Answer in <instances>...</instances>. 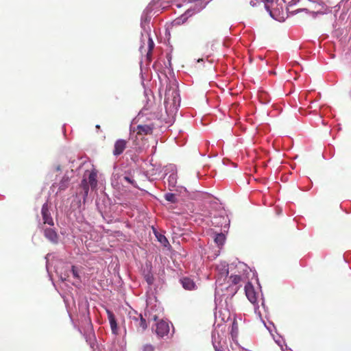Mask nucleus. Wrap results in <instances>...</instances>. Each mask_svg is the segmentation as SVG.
Masks as SVG:
<instances>
[{"label": "nucleus", "instance_id": "1", "mask_svg": "<svg viewBox=\"0 0 351 351\" xmlns=\"http://www.w3.org/2000/svg\"><path fill=\"white\" fill-rule=\"evenodd\" d=\"M130 323L136 331L143 333L147 328V323L145 317L142 314L134 311L130 313Z\"/></svg>", "mask_w": 351, "mask_h": 351}, {"label": "nucleus", "instance_id": "2", "mask_svg": "<svg viewBox=\"0 0 351 351\" xmlns=\"http://www.w3.org/2000/svg\"><path fill=\"white\" fill-rule=\"evenodd\" d=\"M245 292L249 301L254 304L255 313L260 315L261 312L258 311V306L257 305L258 293L255 291L254 287L251 282H247L245 285Z\"/></svg>", "mask_w": 351, "mask_h": 351}, {"label": "nucleus", "instance_id": "3", "mask_svg": "<svg viewBox=\"0 0 351 351\" xmlns=\"http://www.w3.org/2000/svg\"><path fill=\"white\" fill-rule=\"evenodd\" d=\"M180 102V96L178 90H168L165 93V104L166 106H173V107H176L178 103Z\"/></svg>", "mask_w": 351, "mask_h": 351}, {"label": "nucleus", "instance_id": "4", "mask_svg": "<svg viewBox=\"0 0 351 351\" xmlns=\"http://www.w3.org/2000/svg\"><path fill=\"white\" fill-rule=\"evenodd\" d=\"M169 323L164 320H160L156 324L155 332L160 338H163L165 336H167L169 332Z\"/></svg>", "mask_w": 351, "mask_h": 351}, {"label": "nucleus", "instance_id": "5", "mask_svg": "<svg viewBox=\"0 0 351 351\" xmlns=\"http://www.w3.org/2000/svg\"><path fill=\"white\" fill-rule=\"evenodd\" d=\"M154 128V125L153 123L149 124H139L136 126V128L134 130V132H136L137 135L139 136H146L152 134Z\"/></svg>", "mask_w": 351, "mask_h": 351}, {"label": "nucleus", "instance_id": "6", "mask_svg": "<svg viewBox=\"0 0 351 351\" xmlns=\"http://www.w3.org/2000/svg\"><path fill=\"white\" fill-rule=\"evenodd\" d=\"M41 214L43 220V225L42 226H44V225H49L50 226H53L54 225L53 220L51 217L47 204L45 203L43 205L41 209Z\"/></svg>", "mask_w": 351, "mask_h": 351}, {"label": "nucleus", "instance_id": "7", "mask_svg": "<svg viewBox=\"0 0 351 351\" xmlns=\"http://www.w3.org/2000/svg\"><path fill=\"white\" fill-rule=\"evenodd\" d=\"M41 228L43 230L44 235L46 239L53 243H58V236L54 229L51 228H45L44 226H42Z\"/></svg>", "mask_w": 351, "mask_h": 351}, {"label": "nucleus", "instance_id": "8", "mask_svg": "<svg viewBox=\"0 0 351 351\" xmlns=\"http://www.w3.org/2000/svg\"><path fill=\"white\" fill-rule=\"evenodd\" d=\"M128 141L124 139H119L114 143V149H113V155L114 156H119L121 155L125 148L127 147Z\"/></svg>", "mask_w": 351, "mask_h": 351}, {"label": "nucleus", "instance_id": "9", "mask_svg": "<svg viewBox=\"0 0 351 351\" xmlns=\"http://www.w3.org/2000/svg\"><path fill=\"white\" fill-rule=\"evenodd\" d=\"M108 318L110 322V328L113 334L117 335L118 333L117 323L116 321L114 313L110 310L106 311Z\"/></svg>", "mask_w": 351, "mask_h": 351}, {"label": "nucleus", "instance_id": "10", "mask_svg": "<svg viewBox=\"0 0 351 351\" xmlns=\"http://www.w3.org/2000/svg\"><path fill=\"white\" fill-rule=\"evenodd\" d=\"M180 282L183 288L186 290L191 291L196 289L195 283L190 278L184 277L180 279Z\"/></svg>", "mask_w": 351, "mask_h": 351}, {"label": "nucleus", "instance_id": "11", "mask_svg": "<svg viewBox=\"0 0 351 351\" xmlns=\"http://www.w3.org/2000/svg\"><path fill=\"white\" fill-rule=\"evenodd\" d=\"M97 174L95 170L91 171L88 174V182L92 189H96L97 186Z\"/></svg>", "mask_w": 351, "mask_h": 351}, {"label": "nucleus", "instance_id": "12", "mask_svg": "<svg viewBox=\"0 0 351 351\" xmlns=\"http://www.w3.org/2000/svg\"><path fill=\"white\" fill-rule=\"evenodd\" d=\"M328 10V7L324 4V3H317L315 5L314 10L312 11L313 14H323L326 12Z\"/></svg>", "mask_w": 351, "mask_h": 351}, {"label": "nucleus", "instance_id": "13", "mask_svg": "<svg viewBox=\"0 0 351 351\" xmlns=\"http://www.w3.org/2000/svg\"><path fill=\"white\" fill-rule=\"evenodd\" d=\"M213 345L215 351H224V345L220 341H217L215 337L213 340Z\"/></svg>", "mask_w": 351, "mask_h": 351}, {"label": "nucleus", "instance_id": "14", "mask_svg": "<svg viewBox=\"0 0 351 351\" xmlns=\"http://www.w3.org/2000/svg\"><path fill=\"white\" fill-rule=\"evenodd\" d=\"M122 180L125 181V182L131 184L134 187L137 188V184L133 177L130 175H125L123 177Z\"/></svg>", "mask_w": 351, "mask_h": 351}, {"label": "nucleus", "instance_id": "15", "mask_svg": "<svg viewBox=\"0 0 351 351\" xmlns=\"http://www.w3.org/2000/svg\"><path fill=\"white\" fill-rule=\"evenodd\" d=\"M217 269H219V278H224L226 279L228 276V269L227 268L226 265H223L221 269H219V267H217Z\"/></svg>", "mask_w": 351, "mask_h": 351}, {"label": "nucleus", "instance_id": "16", "mask_svg": "<svg viewBox=\"0 0 351 351\" xmlns=\"http://www.w3.org/2000/svg\"><path fill=\"white\" fill-rule=\"evenodd\" d=\"M89 184L88 182V180L86 178H83V180L81 182L80 187L82 188L84 192V195L87 196L89 190Z\"/></svg>", "mask_w": 351, "mask_h": 351}, {"label": "nucleus", "instance_id": "17", "mask_svg": "<svg viewBox=\"0 0 351 351\" xmlns=\"http://www.w3.org/2000/svg\"><path fill=\"white\" fill-rule=\"evenodd\" d=\"M226 237L225 235L222 233L216 234L215 237V242L218 245H222L225 241Z\"/></svg>", "mask_w": 351, "mask_h": 351}, {"label": "nucleus", "instance_id": "18", "mask_svg": "<svg viewBox=\"0 0 351 351\" xmlns=\"http://www.w3.org/2000/svg\"><path fill=\"white\" fill-rule=\"evenodd\" d=\"M261 2H263L265 3V7L266 10L269 12L270 15L273 16L272 11H271V6L269 5V3H271L273 5L274 0H260Z\"/></svg>", "mask_w": 351, "mask_h": 351}, {"label": "nucleus", "instance_id": "19", "mask_svg": "<svg viewBox=\"0 0 351 351\" xmlns=\"http://www.w3.org/2000/svg\"><path fill=\"white\" fill-rule=\"evenodd\" d=\"M165 198L167 201L176 203L177 202V198L175 194L168 193L165 195Z\"/></svg>", "mask_w": 351, "mask_h": 351}, {"label": "nucleus", "instance_id": "20", "mask_svg": "<svg viewBox=\"0 0 351 351\" xmlns=\"http://www.w3.org/2000/svg\"><path fill=\"white\" fill-rule=\"evenodd\" d=\"M154 41L151 38H149V39H148V51H147V56L148 58H149V56H151L152 51L154 49Z\"/></svg>", "mask_w": 351, "mask_h": 351}, {"label": "nucleus", "instance_id": "21", "mask_svg": "<svg viewBox=\"0 0 351 351\" xmlns=\"http://www.w3.org/2000/svg\"><path fill=\"white\" fill-rule=\"evenodd\" d=\"M229 278L231 282V284H232V285H237L241 280V278L239 275H232L230 276Z\"/></svg>", "mask_w": 351, "mask_h": 351}, {"label": "nucleus", "instance_id": "22", "mask_svg": "<svg viewBox=\"0 0 351 351\" xmlns=\"http://www.w3.org/2000/svg\"><path fill=\"white\" fill-rule=\"evenodd\" d=\"M157 238H158V241L162 245L166 247V246H167V245H169V241H168L167 239L164 235L159 234L158 236H157Z\"/></svg>", "mask_w": 351, "mask_h": 351}, {"label": "nucleus", "instance_id": "23", "mask_svg": "<svg viewBox=\"0 0 351 351\" xmlns=\"http://www.w3.org/2000/svg\"><path fill=\"white\" fill-rule=\"evenodd\" d=\"M154 350H155V346L150 343L144 344L141 347V351H154Z\"/></svg>", "mask_w": 351, "mask_h": 351}, {"label": "nucleus", "instance_id": "24", "mask_svg": "<svg viewBox=\"0 0 351 351\" xmlns=\"http://www.w3.org/2000/svg\"><path fill=\"white\" fill-rule=\"evenodd\" d=\"M145 280L149 285H152L154 282V278L152 274H147L145 276Z\"/></svg>", "mask_w": 351, "mask_h": 351}, {"label": "nucleus", "instance_id": "25", "mask_svg": "<svg viewBox=\"0 0 351 351\" xmlns=\"http://www.w3.org/2000/svg\"><path fill=\"white\" fill-rule=\"evenodd\" d=\"M71 270H72V273H73V276L75 278H77V279L80 278V276H79V274H78V272H77V271L76 269L75 266H72Z\"/></svg>", "mask_w": 351, "mask_h": 351}, {"label": "nucleus", "instance_id": "26", "mask_svg": "<svg viewBox=\"0 0 351 351\" xmlns=\"http://www.w3.org/2000/svg\"><path fill=\"white\" fill-rule=\"evenodd\" d=\"M147 319L149 321H156L158 319V316L156 315H149V316L148 317Z\"/></svg>", "mask_w": 351, "mask_h": 351}, {"label": "nucleus", "instance_id": "27", "mask_svg": "<svg viewBox=\"0 0 351 351\" xmlns=\"http://www.w3.org/2000/svg\"><path fill=\"white\" fill-rule=\"evenodd\" d=\"M259 2H261L260 0H250V3L252 6H255L257 5V3H258Z\"/></svg>", "mask_w": 351, "mask_h": 351}, {"label": "nucleus", "instance_id": "28", "mask_svg": "<svg viewBox=\"0 0 351 351\" xmlns=\"http://www.w3.org/2000/svg\"><path fill=\"white\" fill-rule=\"evenodd\" d=\"M237 324L235 323V322H234L232 324V332H233L234 330V329H237Z\"/></svg>", "mask_w": 351, "mask_h": 351}, {"label": "nucleus", "instance_id": "29", "mask_svg": "<svg viewBox=\"0 0 351 351\" xmlns=\"http://www.w3.org/2000/svg\"><path fill=\"white\" fill-rule=\"evenodd\" d=\"M96 128H97V129H99V128H100V125H96Z\"/></svg>", "mask_w": 351, "mask_h": 351}, {"label": "nucleus", "instance_id": "30", "mask_svg": "<svg viewBox=\"0 0 351 351\" xmlns=\"http://www.w3.org/2000/svg\"><path fill=\"white\" fill-rule=\"evenodd\" d=\"M302 10L307 11L308 10L306 8L302 9Z\"/></svg>", "mask_w": 351, "mask_h": 351}]
</instances>
